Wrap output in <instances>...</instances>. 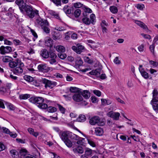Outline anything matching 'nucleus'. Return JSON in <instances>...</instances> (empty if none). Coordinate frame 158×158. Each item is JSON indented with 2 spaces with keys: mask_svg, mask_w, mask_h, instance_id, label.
<instances>
[{
  "mask_svg": "<svg viewBox=\"0 0 158 158\" xmlns=\"http://www.w3.org/2000/svg\"><path fill=\"white\" fill-rule=\"evenodd\" d=\"M110 11L113 14L117 13L118 11V9L117 7L114 6H110Z\"/></svg>",
  "mask_w": 158,
  "mask_h": 158,
  "instance_id": "72a5a7b5",
  "label": "nucleus"
},
{
  "mask_svg": "<svg viewBox=\"0 0 158 158\" xmlns=\"http://www.w3.org/2000/svg\"><path fill=\"white\" fill-rule=\"evenodd\" d=\"M79 139L77 140V143L78 144L82 145L83 144V140H84L85 139L82 138H81L79 137Z\"/></svg>",
  "mask_w": 158,
  "mask_h": 158,
  "instance_id": "603ef678",
  "label": "nucleus"
},
{
  "mask_svg": "<svg viewBox=\"0 0 158 158\" xmlns=\"http://www.w3.org/2000/svg\"><path fill=\"white\" fill-rule=\"evenodd\" d=\"M52 38L54 40H59L60 39L61 36L60 34L57 32H54L52 33Z\"/></svg>",
  "mask_w": 158,
  "mask_h": 158,
  "instance_id": "a878e982",
  "label": "nucleus"
},
{
  "mask_svg": "<svg viewBox=\"0 0 158 158\" xmlns=\"http://www.w3.org/2000/svg\"><path fill=\"white\" fill-rule=\"evenodd\" d=\"M72 49L78 54H80L81 52H84L85 50V47L79 44H77L76 46H73Z\"/></svg>",
  "mask_w": 158,
  "mask_h": 158,
  "instance_id": "6e6552de",
  "label": "nucleus"
},
{
  "mask_svg": "<svg viewBox=\"0 0 158 158\" xmlns=\"http://www.w3.org/2000/svg\"><path fill=\"white\" fill-rule=\"evenodd\" d=\"M83 8L84 9V11H85L87 13L88 12L89 13H91L92 12V11L90 9L88 8L85 6H84Z\"/></svg>",
  "mask_w": 158,
  "mask_h": 158,
  "instance_id": "3c124183",
  "label": "nucleus"
},
{
  "mask_svg": "<svg viewBox=\"0 0 158 158\" xmlns=\"http://www.w3.org/2000/svg\"><path fill=\"white\" fill-rule=\"evenodd\" d=\"M71 35V32L68 31L65 34L64 38L66 40H69L70 38V35Z\"/></svg>",
  "mask_w": 158,
  "mask_h": 158,
  "instance_id": "49530a36",
  "label": "nucleus"
},
{
  "mask_svg": "<svg viewBox=\"0 0 158 158\" xmlns=\"http://www.w3.org/2000/svg\"><path fill=\"white\" fill-rule=\"evenodd\" d=\"M155 48V46L154 45L152 44L149 47V49L151 52L153 54H154V50Z\"/></svg>",
  "mask_w": 158,
  "mask_h": 158,
  "instance_id": "774afa93",
  "label": "nucleus"
},
{
  "mask_svg": "<svg viewBox=\"0 0 158 158\" xmlns=\"http://www.w3.org/2000/svg\"><path fill=\"white\" fill-rule=\"evenodd\" d=\"M35 24L37 26L41 27L44 31L47 34L50 33V29L49 28V24L47 20L43 19L40 17L36 19Z\"/></svg>",
  "mask_w": 158,
  "mask_h": 158,
  "instance_id": "f03ea898",
  "label": "nucleus"
},
{
  "mask_svg": "<svg viewBox=\"0 0 158 158\" xmlns=\"http://www.w3.org/2000/svg\"><path fill=\"white\" fill-rule=\"evenodd\" d=\"M4 44H6L11 45L12 44V43L10 41L7 40L6 39H5L4 40Z\"/></svg>",
  "mask_w": 158,
  "mask_h": 158,
  "instance_id": "0e129e2a",
  "label": "nucleus"
},
{
  "mask_svg": "<svg viewBox=\"0 0 158 158\" xmlns=\"http://www.w3.org/2000/svg\"><path fill=\"white\" fill-rule=\"evenodd\" d=\"M12 59V58L10 57L5 56H3L2 60L4 62H10Z\"/></svg>",
  "mask_w": 158,
  "mask_h": 158,
  "instance_id": "ea45409f",
  "label": "nucleus"
},
{
  "mask_svg": "<svg viewBox=\"0 0 158 158\" xmlns=\"http://www.w3.org/2000/svg\"><path fill=\"white\" fill-rule=\"evenodd\" d=\"M55 29L59 31H64L65 30V28L63 27L56 26L55 27Z\"/></svg>",
  "mask_w": 158,
  "mask_h": 158,
  "instance_id": "6e6d98bb",
  "label": "nucleus"
},
{
  "mask_svg": "<svg viewBox=\"0 0 158 158\" xmlns=\"http://www.w3.org/2000/svg\"><path fill=\"white\" fill-rule=\"evenodd\" d=\"M19 98L21 99H26L30 97V95L28 94H21L19 95Z\"/></svg>",
  "mask_w": 158,
  "mask_h": 158,
  "instance_id": "f704fd0d",
  "label": "nucleus"
},
{
  "mask_svg": "<svg viewBox=\"0 0 158 158\" xmlns=\"http://www.w3.org/2000/svg\"><path fill=\"white\" fill-rule=\"evenodd\" d=\"M152 98L151 101V103L158 102V91L156 89H154L152 93Z\"/></svg>",
  "mask_w": 158,
  "mask_h": 158,
  "instance_id": "9b49d317",
  "label": "nucleus"
},
{
  "mask_svg": "<svg viewBox=\"0 0 158 158\" xmlns=\"http://www.w3.org/2000/svg\"><path fill=\"white\" fill-rule=\"evenodd\" d=\"M143 66L140 65L139 67V70L141 74V75L145 79H147L148 78V73L145 71L144 69L142 68Z\"/></svg>",
  "mask_w": 158,
  "mask_h": 158,
  "instance_id": "2eb2a0df",
  "label": "nucleus"
},
{
  "mask_svg": "<svg viewBox=\"0 0 158 158\" xmlns=\"http://www.w3.org/2000/svg\"><path fill=\"white\" fill-rule=\"evenodd\" d=\"M89 19L88 17H84L82 19V21L85 25H89L91 23L94 24L96 22V17L94 14H92L90 16Z\"/></svg>",
  "mask_w": 158,
  "mask_h": 158,
  "instance_id": "7ed1b4c3",
  "label": "nucleus"
},
{
  "mask_svg": "<svg viewBox=\"0 0 158 158\" xmlns=\"http://www.w3.org/2000/svg\"><path fill=\"white\" fill-rule=\"evenodd\" d=\"M82 95L85 98L88 99L90 97V93L87 90H84L81 93Z\"/></svg>",
  "mask_w": 158,
  "mask_h": 158,
  "instance_id": "bb28decb",
  "label": "nucleus"
},
{
  "mask_svg": "<svg viewBox=\"0 0 158 158\" xmlns=\"http://www.w3.org/2000/svg\"><path fill=\"white\" fill-rule=\"evenodd\" d=\"M47 110L49 113H54L56 111L57 109L55 107L49 106L48 107Z\"/></svg>",
  "mask_w": 158,
  "mask_h": 158,
  "instance_id": "7c9ffc66",
  "label": "nucleus"
},
{
  "mask_svg": "<svg viewBox=\"0 0 158 158\" xmlns=\"http://www.w3.org/2000/svg\"><path fill=\"white\" fill-rule=\"evenodd\" d=\"M51 1L57 6L61 5V0H51Z\"/></svg>",
  "mask_w": 158,
  "mask_h": 158,
  "instance_id": "864d4df0",
  "label": "nucleus"
},
{
  "mask_svg": "<svg viewBox=\"0 0 158 158\" xmlns=\"http://www.w3.org/2000/svg\"><path fill=\"white\" fill-rule=\"evenodd\" d=\"M85 62H87L89 64H92L93 63V61L90 59L88 57H86V58L85 59Z\"/></svg>",
  "mask_w": 158,
  "mask_h": 158,
  "instance_id": "69168bd1",
  "label": "nucleus"
},
{
  "mask_svg": "<svg viewBox=\"0 0 158 158\" xmlns=\"http://www.w3.org/2000/svg\"><path fill=\"white\" fill-rule=\"evenodd\" d=\"M94 93L97 95L98 97H99L101 95V93L98 90H95L93 91Z\"/></svg>",
  "mask_w": 158,
  "mask_h": 158,
  "instance_id": "052dcab7",
  "label": "nucleus"
},
{
  "mask_svg": "<svg viewBox=\"0 0 158 158\" xmlns=\"http://www.w3.org/2000/svg\"><path fill=\"white\" fill-rule=\"evenodd\" d=\"M79 89L76 87H71L70 88V91L71 93H75L79 91Z\"/></svg>",
  "mask_w": 158,
  "mask_h": 158,
  "instance_id": "09e8293b",
  "label": "nucleus"
},
{
  "mask_svg": "<svg viewBox=\"0 0 158 158\" xmlns=\"http://www.w3.org/2000/svg\"><path fill=\"white\" fill-rule=\"evenodd\" d=\"M4 86L6 87V89H7V91L9 92L11 87V83H7Z\"/></svg>",
  "mask_w": 158,
  "mask_h": 158,
  "instance_id": "bf43d9fd",
  "label": "nucleus"
},
{
  "mask_svg": "<svg viewBox=\"0 0 158 158\" xmlns=\"http://www.w3.org/2000/svg\"><path fill=\"white\" fill-rule=\"evenodd\" d=\"M134 22L143 29L147 30L148 29L147 26L144 23L139 21L135 20Z\"/></svg>",
  "mask_w": 158,
  "mask_h": 158,
  "instance_id": "5701e85b",
  "label": "nucleus"
},
{
  "mask_svg": "<svg viewBox=\"0 0 158 158\" xmlns=\"http://www.w3.org/2000/svg\"><path fill=\"white\" fill-rule=\"evenodd\" d=\"M13 42L15 45H20L21 44L22 42L18 40L15 39L13 40Z\"/></svg>",
  "mask_w": 158,
  "mask_h": 158,
  "instance_id": "4d7b16f0",
  "label": "nucleus"
},
{
  "mask_svg": "<svg viewBox=\"0 0 158 158\" xmlns=\"http://www.w3.org/2000/svg\"><path fill=\"white\" fill-rule=\"evenodd\" d=\"M88 143L93 147H94L95 146V144L93 141L90 139H88Z\"/></svg>",
  "mask_w": 158,
  "mask_h": 158,
  "instance_id": "e2e57ef3",
  "label": "nucleus"
},
{
  "mask_svg": "<svg viewBox=\"0 0 158 158\" xmlns=\"http://www.w3.org/2000/svg\"><path fill=\"white\" fill-rule=\"evenodd\" d=\"M93 152V150L89 148H87L85 152V154L88 157V156H92V152Z\"/></svg>",
  "mask_w": 158,
  "mask_h": 158,
  "instance_id": "2f4dec72",
  "label": "nucleus"
},
{
  "mask_svg": "<svg viewBox=\"0 0 158 158\" xmlns=\"http://www.w3.org/2000/svg\"><path fill=\"white\" fill-rule=\"evenodd\" d=\"M42 82L45 85V87L46 88H49L52 89L57 84L56 82L52 81L45 78L42 79Z\"/></svg>",
  "mask_w": 158,
  "mask_h": 158,
  "instance_id": "39448f33",
  "label": "nucleus"
},
{
  "mask_svg": "<svg viewBox=\"0 0 158 158\" xmlns=\"http://www.w3.org/2000/svg\"><path fill=\"white\" fill-rule=\"evenodd\" d=\"M101 70L99 69H97L95 70H92L89 72V73L91 75H95L97 77H99L100 76Z\"/></svg>",
  "mask_w": 158,
  "mask_h": 158,
  "instance_id": "aec40b11",
  "label": "nucleus"
},
{
  "mask_svg": "<svg viewBox=\"0 0 158 158\" xmlns=\"http://www.w3.org/2000/svg\"><path fill=\"white\" fill-rule=\"evenodd\" d=\"M86 118L84 115H79V117L77 118V121L79 122H83L85 121Z\"/></svg>",
  "mask_w": 158,
  "mask_h": 158,
  "instance_id": "473e14b6",
  "label": "nucleus"
},
{
  "mask_svg": "<svg viewBox=\"0 0 158 158\" xmlns=\"http://www.w3.org/2000/svg\"><path fill=\"white\" fill-rule=\"evenodd\" d=\"M81 12V10L80 9H77L74 11L73 15L75 17L77 18L80 15Z\"/></svg>",
  "mask_w": 158,
  "mask_h": 158,
  "instance_id": "58836bf2",
  "label": "nucleus"
},
{
  "mask_svg": "<svg viewBox=\"0 0 158 158\" xmlns=\"http://www.w3.org/2000/svg\"><path fill=\"white\" fill-rule=\"evenodd\" d=\"M22 62L19 59H17L14 61H10L9 63V67L11 68H14L17 67Z\"/></svg>",
  "mask_w": 158,
  "mask_h": 158,
  "instance_id": "4468645a",
  "label": "nucleus"
},
{
  "mask_svg": "<svg viewBox=\"0 0 158 158\" xmlns=\"http://www.w3.org/2000/svg\"><path fill=\"white\" fill-rule=\"evenodd\" d=\"M10 153L13 158H18L19 157L18 152L15 150H11L10 151Z\"/></svg>",
  "mask_w": 158,
  "mask_h": 158,
  "instance_id": "b1692460",
  "label": "nucleus"
},
{
  "mask_svg": "<svg viewBox=\"0 0 158 158\" xmlns=\"http://www.w3.org/2000/svg\"><path fill=\"white\" fill-rule=\"evenodd\" d=\"M73 6L70 7L66 5L64 7L63 10L66 15H69L71 13L72 9H73Z\"/></svg>",
  "mask_w": 158,
  "mask_h": 158,
  "instance_id": "412c9836",
  "label": "nucleus"
},
{
  "mask_svg": "<svg viewBox=\"0 0 158 158\" xmlns=\"http://www.w3.org/2000/svg\"><path fill=\"white\" fill-rule=\"evenodd\" d=\"M24 78L26 81L28 82H32L34 80V78L33 77L27 75H25L24 76Z\"/></svg>",
  "mask_w": 158,
  "mask_h": 158,
  "instance_id": "c9c22d12",
  "label": "nucleus"
},
{
  "mask_svg": "<svg viewBox=\"0 0 158 158\" xmlns=\"http://www.w3.org/2000/svg\"><path fill=\"white\" fill-rule=\"evenodd\" d=\"M84 5H83V4L81 3L78 2L73 4V7H74L75 8H80L82 7L83 8Z\"/></svg>",
  "mask_w": 158,
  "mask_h": 158,
  "instance_id": "e433bc0d",
  "label": "nucleus"
},
{
  "mask_svg": "<svg viewBox=\"0 0 158 158\" xmlns=\"http://www.w3.org/2000/svg\"><path fill=\"white\" fill-rule=\"evenodd\" d=\"M4 102L7 108L10 110L13 111L15 110L16 107L13 104L6 101Z\"/></svg>",
  "mask_w": 158,
  "mask_h": 158,
  "instance_id": "4be33fe9",
  "label": "nucleus"
},
{
  "mask_svg": "<svg viewBox=\"0 0 158 158\" xmlns=\"http://www.w3.org/2000/svg\"><path fill=\"white\" fill-rule=\"evenodd\" d=\"M69 136L70 138L73 141H77L79 138L78 136L74 134H69Z\"/></svg>",
  "mask_w": 158,
  "mask_h": 158,
  "instance_id": "c85d7f7f",
  "label": "nucleus"
},
{
  "mask_svg": "<svg viewBox=\"0 0 158 158\" xmlns=\"http://www.w3.org/2000/svg\"><path fill=\"white\" fill-rule=\"evenodd\" d=\"M19 153L22 156H26L25 154L27 153V150L24 148H22L19 151Z\"/></svg>",
  "mask_w": 158,
  "mask_h": 158,
  "instance_id": "de8ad7c7",
  "label": "nucleus"
},
{
  "mask_svg": "<svg viewBox=\"0 0 158 158\" xmlns=\"http://www.w3.org/2000/svg\"><path fill=\"white\" fill-rule=\"evenodd\" d=\"M57 57V56L54 52H50L49 57H48V61L51 64H56L57 62L56 60Z\"/></svg>",
  "mask_w": 158,
  "mask_h": 158,
  "instance_id": "0eeeda50",
  "label": "nucleus"
},
{
  "mask_svg": "<svg viewBox=\"0 0 158 158\" xmlns=\"http://www.w3.org/2000/svg\"><path fill=\"white\" fill-rule=\"evenodd\" d=\"M150 64L152 65L154 67H157L158 65V63L157 62L153 61V60L149 61Z\"/></svg>",
  "mask_w": 158,
  "mask_h": 158,
  "instance_id": "13d9d810",
  "label": "nucleus"
},
{
  "mask_svg": "<svg viewBox=\"0 0 158 158\" xmlns=\"http://www.w3.org/2000/svg\"><path fill=\"white\" fill-rule=\"evenodd\" d=\"M1 54L2 55H5L6 53H10L12 50L11 47L8 46L6 47L4 46H2L1 47Z\"/></svg>",
  "mask_w": 158,
  "mask_h": 158,
  "instance_id": "ddd939ff",
  "label": "nucleus"
},
{
  "mask_svg": "<svg viewBox=\"0 0 158 158\" xmlns=\"http://www.w3.org/2000/svg\"><path fill=\"white\" fill-rule=\"evenodd\" d=\"M56 49L57 51L60 52H64V48L62 46L58 45L56 47Z\"/></svg>",
  "mask_w": 158,
  "mask_h": 158,
  "instance_id": "c756f323",
  "label": "nucleus"
},
{
  "mask_svg": "<svg viewBox=\"0 0 158 158\" xmlns=\"http://www.w3.org/2000/svg\"><path fill=\"white\" fill-rule=\"evenodd\" d=\"M83 64V61L81 57H77L76 59L75 64L78 67L82 65Z\"/></svg>",
  "mask_w": 158,
  "mask_h": 158,
  "instance_id": "cd10ccee",
  "label": "nucleus"
},
{
  "mask_svg": "<svg viewBox=\"0 0 158 158\" xmlns=\"http://www.w3.org/2000/svg\"><path fill=\"white\" fill-rule=\"evenodd\" d=\"M50 52L46 49H44L40 52V55L43 58L47 59L49 57Z\"/></svg>",
  "mask_w": 158,
  "mask_h": 158,
  "instance_id": "6ab92c4d",
  "label": "nucleus"
},
{
  "mask_svg": "<svg viewBox=\"0 0 158 158\" xmlns=\"http://www.w3.org/2000/svg\"><path fill=\"white\" fill-rule=\"evenodd\" d=\"M30 102L34 103L38 106L41 103H43L44 99L41 97H32L29 99Z\"/></svg>",
  "mask_w": 158,
  "mask_h": 158,
  "instance_id": "423d86ee",
  "label": "nucleus"
},
{
  "mask_svg": "<svg viewBox=\"0 0 158 158\" xmlns=\"http://www.w3.org/2000/svg\"><path fill=\"white\" fill-rule=\"evenodd\" d=\"M69 134L66 132H61L60 134V136L62 140L64 142L69 139Z\"/></svg>",
  "mask_w": 158,
  "mask_h": 158,
  "instance_id": "a211bd4d",
  "label": "nucleus"
},
{
  "mask_svg": "<svg viewBox=\"0 0 158 158\" xmlns=\"http://www.w3.org/2000/svg\"><path fill=\"white\" fill-rule=\"evenodd\" d=\"M103 133L102 129L101 127H97L95 129V134L98 136L102 135Z\"/></svg>",
  "mask_w": 158,
  "mask_h": 158,
  "instance_id": "393cba45",
  "label": "nucleus"
},
{
  "mask_svg": "<svg viewBox=\"0 0 158 158\" xmlns=\"http://www.w3.org/2000/svg\"><path fill=\"white\" fill-rule=\"evenodd\" d=\"M24 66V64L23 62H21L19 64L18 66L15 69L14 71V73L17 74L22 73L23 72V68Z\"/></svg>",
  "mask_w": 158,
  "mask_h": 158,
  "instance_id": "f8f14e48",
  "label": "nucleus"
},
{
  "mask_svg": "<svg viewBox=\"0 0 158 158\" xmlns=\"http://www.w3.org/2000/svg\"><path fill=\"white\" fill-rule=\"evenodd\" d=\"M37 69L39 72L43 73H47L50 70H52V68L48 67L45 64H39Z\"/></svg>",
  "mask_w": 158,
  "mask_h": 158,
  "instance_id": "1a4fd4ad",
  "label": "nucleus"
},
{
  "mask_svg": "<svg viewBox=\"0 0 158 158\" xmlns=\"http://www.w3.org/2000/svg\"><path fill=\"white\" fill-rule=\"evenodd\" d=\"M90 124L92 125L97 124L98 126H103L105 123L103 121H100V118L98 116H95L91 118L89 120Z\"/></svg>",
  "mask_w": 158,
  "mask_h": 158,
  "instance_id": "20e7f679",
  "label": "nucleus"
},
{
  "mask_svg": "<svg viewBox=\"0 0 158 158\" xmlns=\"http://www.w3.org/2000/svg\"><path fill=\"white\" fill-rule=\"evenodd\" d=\"M57 106L61 113L63 114H64L66 110V109L60 104H57Z\"/></svg>",
  "mask_w": 158,
  "mask_h": 158,
  "instance_id": "79ce46f5",
  "label": "nucleus"
},
{
  "mask_svg": "<svg viewBox=\"0 0 158 158\" xmlns=\"http://www.w3.org/2000/svg\"><path fill=\"white\" fill-rule=\"evenodd\" d=\"M152 105L153 110L156 113L158 112V104L156 103H151Z\"/></svg>",
  "mask_w": 158,
  "mask_h": 158,
  "instance_id": "37998d69",
  "label": "nucleus"
},
{
  "mask_svg": "<svg viewBox=\"0 0 158 158\" xmlns=\"http://www.w3.org/2000/svg\"><path fill=\"white\" fill-rule=\"evenodd\" d=\"M45 43L47 46L51 47L52 44V40L51 38H49L47 40L45 41Z\"/></svg>",
  "mask_w": 158,
  "mask_h": 158,
  "instance_id": "c03bdc74",
  "label": "nucleus"
},
{
  "mask_svg": "<svg viewBox=\"0 0 158 158\" xmlns=\"http://www.w3.org/2000/svg\"><path fill=\"white\" fill-rule=\"evenodd\" d=\"M107 115L113 118L114 120H117L119 118L120 114L118 112H115L113 111H110L107 113Z\"/></svg>",
  "mask_w": 158,
  "mask_h": 158,
  "instance_id": "9d476101",
  "label": "nucleus"
},
{
  "mask_svg": "<svg viewBox=\"0 0 158 158\" xmlns=\"http://www.w3.org/2000/svg\"><path fill=\"white\" fill-rule=\"evenodd\" d=\"M1 129L4 132L6 133L9 134L10 132L9 130L6 127H3Z\"/></svg>",
  "mask_w": 158,
  "mask_h": 158,
  "instance_id": "680f3d73",
  "label": "nucleus"
},
{
  "mask_svg": "<svg viewBox=\"0 0 158 158\" xmlns=\"http://www.w3.org/2000/svg\"><path fill=\"white\" fill-rule=\"evenodd\" d=\"M7 93H8V92L4 86H2L0 87V94H4Z\"/></svg>",
  "mask_w": 158,
  "mask_h": 158,
  "instance_id": "a19ab883",
  "label": "nucleus"
},
{
  "mask_svg": "<svg viewBox=\"0 0 158 158\" xmlns=\"http://www.w3.org/2000/svg\"><path fill=\"white\" fill-rule=\"evenodd\" d=\"M64 142L69 148H71L73 146V142L69 139L64 141Z\"/></svg>",
  "mask_w": 158,
  "mask_h": 158,
  "instance_id": "4c0bfd02",
  "label": "nucleus"
},
{
  "mask_svg": "<svg viewBox=\"0 0 158 158\" xmlns=\"http://www.w3.org/2000/svg\"><path fill=\"white\" fill-rule=\"evenodd\" d=\"M38 107L42 109H47L48 106L47 104L42 103Z\"/></svg>",
  "mask_w": 158,
  "mask_h": 158,
  "instance_id": "a18cd8bd",
  "label": "nucleus"
},
{
  "mask_svg": "<svg viewBox=\"0 0 158 158\" xmlns=\"http://www.w3.org/2000/svg\"><path fill=\"white\" fill-rule=\"evenodd\" d=\"M73 100L77 102H81L83 100V98L80 94L76 93L73 96Z\"/></svg>",
  "mask_w": 158,
  "mask_h": 158,
  "instance_id": "dca6fc26",
  "label": "nucleus"
},
{
  "mask_svg": "<svg viewBox=\"0 0 158 158\" xmlns=\"http://www.w3.org/2000/svg\"><path fill=\"white\" fill-rule=\"evenodd\" d=\"M137 8L138 9L142 10L144 8V6L143 4H138L137 5Z\"/></svg>",
  "mask_w": 158,
  "mask_h": 158,
  "instance_id": "5fc2aeb1",
  "label": "nucleus"
},
{
  "mask_svg": "<svg viewBox=\"0 0 158 158\" xmlns=\"http://www.w3.org/2000/svg\"><path fill=\"white\" fill-rule=\"evenodd\" d=\"M15 3L19 6L21 12L23 14L26 12L30 18H33L35 15H39L38 10L31 5H27L23 0H16Z\"/></svg>",
  "mask_w": 158,
  "mask_h": 158,
  "instance_id": "f257e3e1",
  "label": "nucleus"
},
{
  "mask_svg": "<svg viewBox=\"0 0 158 158\" xmlns=\"http://www.w3.org/2000/svg\"><path fill=\"white\" fill-rule=\"evenodd\" d=\"M114 62L116 64H119L121 62L119 60L118 58V57H116L114 60Z\"/></svg>",
  "mask_w": 158,
  "mask_h": 158,
  "instance_id": "338daca9",
  "label": "nucleus"
},
{
  "mask_svg": "<svg viewBox=\"0 0 158 158\" xmlns=\"http://www.w3.org/2000/svg\"><path fill=\"white\" fill-rule=\"evenodd\" d=\"M73 151L74 153L82 154L84 152L83 148L81 146H77L76 148L73 147Z\"/></svg>",
  "mask_w": 158,
  "mask_h": 158,
  "instance_id": "f3484780",
  "label": "nucleus"
},
{
  "mask_svg": "<svg viewBox=\"0 0 158 158\" xmlns=\"http://www.w3.org/2000/svg\"><path fill=\"white\" fill-rule=\"evenodd\" d=\"M59 57L61 59H64L66 57V55L65 53H59L58 54Z\"/></svg>",
  "mask_w": 158,
  "mask_h": 158,
  "instance_id": "8fccbe9b",
  "label": "nucleus"
}]
</instances>
